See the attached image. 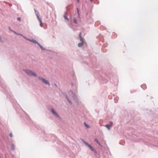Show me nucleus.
<instances>
[{
	"mask_svg": "<svg viewBox=\"0 0 158 158\" xmlns=\"http://www.w3.org/2000/svg\"><path fill=\"white\" fill-rule=\"evenodd\" d=\"M25 73L29 76H33L35 77H37L36 74L31 70L28 69H26L25 70Z\"/></svg>",
	"mask_w": 158,
	"mask_h": 158,
	"instance_id": "obj_1",
	"label": "nucleus"
},
{
	"mask_svg": "<svg viewBox=\"0 0 158 158\" xmlns=\"http://www.w3.org/2000/svg\"><path fill=\"white\" fill-rule=\"evenodd\" d=\"M38 78L39 80L42 81V82L46 85H48L49 86H50V85L48 81L46 80L44 78H43L40 76Z\"/></svg>",
	"mask_w": 158,
	"mask_h": 158,
	"instance_id": "obj_2",
	"label": "nucleus"
},
{
	"mask_svg": "<svg viewBox=\"0 0 158 158\" xmlns=\"http://www.w3.org/2000/svg\"><path fill=\"white\" fill-rule=\"evenodd\" d=\"M51 111L52 113L54 114L56 117V118H59L60 119L61 118L58 115V114L56 112L55 110L53 109H52L51 110Z\"/></svg>",
	"mask_w": 158,
	"mask_h": 158,
	"instance_id": "obj_3",
	"label": "nucleus"
},
{
	"mask_svg": "<svg viewBox=\"0 0 158 158\" xmlns=\"http://www.w3.org/2000/svg\"><path fill=\"white\" fill-rule=\"evenodd\" d=\"M81 140L82 141V142L85 144L89 148L91 147H92V146L90 145V144H89L88 143L86 142L85 140H84V139H81Z\"/></svg>",
	"mask_w": 158,
	"mask_h": 158,
	"instance_id": "obj_4",
	"label": "nucleus"
},
{
	"mask_svg": "<svg viewBox=\"0 0 158 158\" xmlns=\"http://www.w3.org/2000/svg\"><path fill=\"white\" fill-rule=\"evenodd\" d=\"M27 40H29V41L33 43L34 44H38L39 43L37 41L34 40L33 39L31 40V39H27Z\"/></svg>",
	"mask_w": 158,
	"mask_h": 158,
	"instance_id": "obj_5",
	"label": "nucleus"
},
{
	"mask_svg": "<svg viewBox=\"0 0 158 158\" xmlns=\"http://www.w3.org/2000/svg\"><path fill=\"white\" fill-rule=\"evenodd\" d=\"M73 98L75 100L76 102L77 103L78 102V99L77 96L74 94H73Z\"/></svg>",
	"mask_w": 158,
	"mask_h": 158,
	"instance_id": "obj_6",
	"label": "nucleus"
},
{
	"mask_svg": "<svg viewBox=\"0 0 158 158\" xmlns=\"http://www.w3.org/2000/svg\"><path fill=\"white\" fill-rule=\"evenodd\" d=\"M34 10L35 11V14L37 17V18L38 19H39V18H40V16L39 15V12H37L35 9H34Z\"/></svg>",
	"mask_w": 158,
	"mask_h": 158,
	"instance_id": "obj_7",
	"label": "nucleus"
},
{
	"mask_svg": "<svg viewBox=\"0 0 158 158\" xmlns=\"http://www.w3.org/2000/svg\"><path fill=\"white\" fill-rule=\"evenodd\" d=\"M87 21L90 24L93 23V19L91 17H90L88 19H87Z\"/></svg>",
	"mask_w": 158,
	"mask_h": 158,
	"instance_id": "obj_8",
	"label": "nucleus"
},
{
	"mask_svg": "<svg viewBox=\"0 0 158 158\" xmlns=\"http://www.w3.org/2000/svg\"><path fill=\"white\" fill-rule=\"evenodd\" d=\"M81 32H80L79 34V36L80 37V40L81 41V42H84V41L83 40V38L81 36Z\"/></svg>",
	"mask_w": 158,
	"mask_h": 158,
	"instance_id": "obj_9",
	"label": "nucleus"
},
{
	"mask_svg": "<svg viewBox=\"0 0 158 158\" xmlns=\"http://www.w3.org/2000/svg\"><path fill=\"white\" fill-rule=\"evenodd\" d=\"M94 141L95 142H96L98 144L99 146H100L101 147H102V145L99 142V141H98V140L96 138L94 139Z\"/></svg>",
	"mask_w": 158,
	"mask_h": 158,
	"instance_id": "obj_10",
	"label": "nucleus"
},
{
	"mask_svg": "<svg viewBox=\"0 0 158 158\" xmlns=\"http://www.w3.org/2000/svg\"><path fill=\"white\" fill-rule=\"evenodd\" d=\"M105 127L108 130H110V127H111V125H110V124H106L105 126Z\"/></svg>",
	"mask_w": 158,
	"mask_h": 158,
	"instance_id": "obj_11",
	"label": "nucleus"
},
{
	"mask_svg": "<svg viewBox=\"0 0 158 158\" xmlns=\"http://www.w3.org/2000/svg\"><path fill=\"white\" fill-rule=\"evenodd\" d=\"M84 44V42H81L78 44V46L79 47H81Z\"/></svg>",
	"mask_w": 158,
	"mask_h": 158,
	"instance_id": "obj_12",
	"label": "nucleus"
},
{
	"mask_svg": "<svg viewBox=\"0 0 158 158\" xmlns=\"http://www.w3.org/2000/svg\"><path fill=\"white\" fill-rule=\"evenodd\" d=\"M11 149L12 150H15V145L13 143H11Z\"/></svg>",
	"mask_w": 158,
	"mask_h": 158,
	"instance_id": "obj_13",
	"label": "nucleus"
},
{
	"mask_svg": "<svg viewBox=\"0 0 158 158\" xmlns=\"http://www.w3.org/2000/svg\"><path fill=\"white\" fill-rule=\"evenodd\" d=\"M67 14V12L65 13V15L64 16V19L68 21L69 20V18L66 16V15Z\"/></svg>",
	"mask_w": 158,
	"mask_h": 158,
	"instance_id": "obj_14",
	"label": "nucleus"
},
{
	"mask_svg": "<svg viewBox=\"0 0 158 158\" xmlns=\"http://www.w3.org/2000/svg\"><path fill=\"white\" fill-rule=\"evenodd\" d=\"M38 45L40 47V48L42 50H46L45 48H43V46L40 44L39 43H38Z\"/></svg>",
	"mask_w": 158,
	"mask_h": 158,
	"instance_id": "obj_15",
	"label": "nucleus"
},
{
	"mask_svg": "<svg viewBox=\"0 0 158 158\" xmlns=\"http://www.w3.org/2000/svg\"><path fill=\"white\" fill-rule=\"evenodd\" d=\"M62 94L65 97L66 99L68 97L66 93L62 92Z\"/></svg>",
	"mask_w": 158,
	"mask_h": 158,
	"instance_id": "obj_16",
	"label": "nucleus"
},
{
	"mask_svg": "<svg viewBox=\"0 0 158 158\" xmlns=\"http://www.w3.org/2000/svg\"><path fill=\"white\" fill-rule=\"evenodd\" d=\"M39 22H40V26L41 27H43L42 23L41 21V19L40 18L39 19H38Z\"/></svg>",
	"mask_w": 158,
	"mask_h": 158,
	"instance_id": "obj_17",
	"label": "nucleus"
},
{
	"mask_svg": "<svg viewBox=\"0 0 158 158\" xmlns=\"http://www.w3.org/2000/svg\"><path fill=\"white\" fill-rule=\"evenodd\" d=\"M73 22L75 24H77V19L76 18H74L73 20Z\"/></svg>",
	"mask_w": 158,
	"mask_h": 158,
	"instance_id": "obj_18",
	"label": "nucleus"
},
{
	"mask_svg": "<svg viewBox=\"0 0 158 158\" xmlns=\"http://www.w3.org/2000/svg\"><path fill=\"white\" fill-rule=\"evenodd\" d=\"M84 124L85 125V127L87 128H89V126L85 122L84 123Z\"/></svg>",
	"mask_w": 158,
	"mask_h": 158,
	"instance_id": "obj_19",
	"label": "nucleus"
},
{
	"mask_svg": "<svg viewBox=\"0 0 158 158\" xmlns=\"http://www.w3.org/2000/svg\"><path fill=\"white\" fill-rule=\"evenodd\" d=\"M77 13L78 14V17H79V15H80L79 9L78 8H77Z\"/></svg>",
	"mask_w": 158,
	"mask_h": 158,
	"instance_id": "obj_20",
	"label": "nucleus"
},
{
	"mask_svg": "<svg viewBox=\"0 0 158 158\" xmlns=\"http://www.w3.org/2000/svg\"><path fill=\"white\" fill-rule=\"evenodd\" d=\"M17 35H21V36H23V37L25 39H26L27 40V38H26L24 36H23L22 34H20V33H18L17 34Z\"/></svg>",
	"mask_w": 158,
	"mask_h": 158,
	"instance_id": "obj_21",
	"label": "nucleus"
},
{
	"mask_svg": "<svg viewBox=\"0 0 158 158\" xmlns=\"http://www.w3.org/2000/svg\"><path fill=\"white\" fill-rule=\"evenodd\" d=\"M145 85H141V87H142V88L143 89V90H145V89H146V87H143V86H144Z\"/></svg>",
	"mask_w": 158,
	"mask_h": 158,
	"instance_id": "obj_22",
	"label": "nucleus"
},
{
	"mask_svg": "<svg viewBox=\"0 0 158 158\" xmlns=\"http://www.w3.org/2000/svg\"><path fill=\"white\" fill-rule=\"evenodd\" d=\"M90 149L92 151H93L95 150V149L93 148V147L92 146L90 148Z\"/></svg>",
	"mask_w": 158,
	"mask_h": 158,
	"instance_id": "obj_23",
	"label": "nucleus"
},
{
	"mask_svg": "<svg viewBox=\"0 0 158 158\" xmlns=\"http://www.w3.org/2000/svg\"><path fill=\"white\" fill-rule=\"evenodd\" d=\"M11 31L13 32L15 34H16L17 35V34L18 33H17L16 31H15L12 30H11Z\"/></svg>",
	"mask_w": 158,
	"mask_h": 158,
	"instance_id": "obj_24",
	"label": "nucleus"
},
{
	"mask_svg": "<svg viewBox=\"0 0 158 158\" xmlns=\"http://www.w3.org/2000/svg\"><path fill=\"white\" fill-rule=\"evenodd\" d=\"M93 152H94L96 154H98V152H97L96 150H95V149L94 150V151H93Z\"/></svg>",
	"mask_w": 158,
	"mask_h": 158,
	"instance_id": "obj_25",
	"label": "nucleus"
},
{
	"mask_svg": "<svg viewBox=\"0 0 158 158\" xmlns=\"http://www.w3.org/2000/svg\"><path fill=\"white\" fill-rule=\"evenodd\" d=\"M17 19L18 21H21V19L20 17H18Z\"/></svg>",
	"mask_w": 158,
	"mask_h": 158,
	"instance_id": "obj_26",
	"label": "nucleus"
},
{
	"mask_svg": "<svg viewBox=\"0 0 158 158\" xmlns=\"http://www.w3.org/2000/svg\"><path fill=\"white\" fill-rule=\"evenodd\" d=\"M10 136L11 137H13V135H12V132H11V133L10 134Z\"/></svg>",
	"mask_w": 158,
	"mask_h": 158,
	"instance_id": "obj_27",
	"label": "nucleus"
},
{
	"mask_svg": "<svg viewBox=\"0 0 158 158\" xmlns=\"http://www.w3.org/2000/svg\"><path fill=\"white\" fill-rule=\"evenodd\" d=\"M110 125H111V127H112L113 125V122H110Z\"/></svg>",
	"mask_w": 158,
	"mask_h": 158,
	"instance_id": "obj_28",
	"label": "nucleus"
},
{
	"mask_svg": "<svg viewBox=\"0 0 158 158\" xmlns=\"http://www.w3.org/2000/svg\"><path fill=\"white\" fill-rule=\"evenodd\" d=\"M70 92H71L72 94H73H73H74L73 92V91L72 90H71L70 91Z\"/></svg>",
	"mask_w": 158,
	"mask_h": 158,
	"instance_id": "obj_29",
	"label": "nucleus"
},
{
	"mask_svg": "<svg viewBox=\"0 0 158 158\" xmlns=\"http://www.w3.org/2000/svg\"><path fill=\"white\" fill-rule=\"evenodd\" d=\"M69 102H70V101H71L69 98H66V99Z\"/></svg>",
	"mask_w": 158,
	"mask_h": 158,
	"instance_id": "obj_30",
	"label": "nucleus"
},
{
	"mask_svg": "<svg viewBox=\"0 0 158 158\" xmlns=\"http://www.w3.org/2000/svg\"><path fill=\"white\" fill-rule=\"evenodd\" d=\"M69 103L70 104V105H71L72 103V102L71 101H70V102H69Z\"/></svg>",
	"mask_w": 158,
	"mask_h": 158,
	"instance_id": "obj_31",
	"label": "nucleus"
},
{
	"mask_svg": "<svg viewBox=\"0 0 158 158\" xmlns=\"http://www.w3.org/2000/svg\"><path fill=\"white\" fill-rule=\"evenodd\" d=\"M8 28H9V29L10 31H11V30H11V29L10 27H8Z\"/></svg>",
	"mask_w": 158,
	"mask_h": 158,
	"instance_id": "obj_32",
	"label": "nucleus"
},
{
	"mask_svg": "<svg viewBox=\"0 0 158 158\" xmlns=\"http://www.w3.org/2000/svg\"><path fill=\"white\" fill-rule=\"evenodd\" d=\"M28 118L30 119V117H29V116H28V117L27 118V119H28Z\"/></svg>",
	"mask_w": 158,
	"mask_h": 158,
	"instance_id": "obj_33",
	"label": "nucleus"
},
{
	"mask_svg": "<svg viewBox=\"0 0 158 158\" xmlns=\"http://www.w3.org/2000/svg\"><path fill=\"white\" fill-rule=\"evenodd\" d=\"M46 3H47V4L48 5H49V3H48V2H46Z\"/></svg>",
	"mask_w": 158,
	"mask_h": 158,
	"instance_id": "obj_34",
	"label": "nucleus"
},
{
	"mask_svg": "<svg viewBox=\"0 0 158 158\" xmlns=\"http://www.w3.org/2000/svg\"><path fill=\"white\" fill-rule=\"evenodd\" d=\"M71 85H72V86H73V83H72Z\"/></svg>",
	"mask_w": 158,
	"mask_h": 158,
	"instance_id": "obj_35",
	"label": "nucleus"
},
{
	"mask_svg": "<svg viewBox=\"0 0 158 158\" xmlns=\"http://www.w3.org/2000/svg\"><path fill=\"white\" fill-rule=\"evenodd\" d=\"M90 0V2H92L93 1V0Z\"/></svg>",
	"mask_w": 158,
	"mask_h": 158,
	"instance_id": "obj_36",
	"label": "nucleus"
},
{
	"mask_svg": "<svg viewBox=\"0 0 158 158\" xmlns=\"http://www.w3.org/2000/svg\"><path fill=\"white\" fill-rule=\"evenodd\" d=\"M77 2H79V0H77Z\"/></svg>",
	"mask_w": 158,
	"mask_h": 158,
	"instance_id": "obj_37",
	"label": "nucleus"
},
{
	"mask_svg": "<svg viewBox=\"0 0 158 158\" xmlns=\"http://www.w3.org/2000/svg\"><path fill=\"white\" fill-rule=\"evenodd\" d=\"M144 86V87H146V86H145V85L144 86Z\"/></svg>",
	"mask_w": 158,
	"mask_h": 158,
	"instance_id": "obj_38",
	"label": "nucleus"
},
{
	"mask_svg": "<svg viewBox=\"0 0 158 158\" xmlns=\"http://www.w3.org/2000/svg\"><path fill=\"white\" fill-rule=\"evenodd\" d=\"M103 46H104V47H106V46H105V45H103Z\"/></svg>",
	"mask_w": 158,
	"mask_h": 158,
	"instance_id": "obj_39",
	"label": "nucleus"
}]
</instances>
